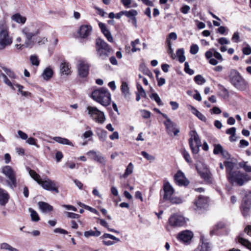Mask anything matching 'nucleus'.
<instances>
[{
    "label": "nucleus",
    "instance_id": "1",
    "mask_svg": "<svg viewBox=\"0 0 251 251\" xmlns=\"http://www.w3.org/2000/svg\"><path fill=\"white\" fill-rule=\"evenodd\" d=\"M92 98L104 106L110 104L111 94L108 90L104 88L96 89L92 92Z\"/></svg>",
    "mask_w": 251,
    "mask_h": 251
},
{
    "label": "nucleus",
    "instance_id": "2",
    "mask_svg": "<svg viewBox=\"0 0 251 251\" xmlns=\"http://www.w3.org/2000/svg\"><path fill=\"white\" fill-rule=\"evenodd\" d=\"M230 83L237 89L243 90L246 89L247 83L240 75V73L235 69H231L228 75Z\"/></svg>",
    "mask_w": 251,
    "mask_h": 251
},
{
    "label": "nucleus",
    "instance_id": "3",
    "mask_svg": "<svg viewBox=\"0 0 251 251\" xmlns=\"http://www.w3.org/2000/svg\"><path fill=\"white\" fill-rule=\"evenodd\" d=\"M29 174L30 176L41 185L44 189L50 191H54L56 193L59 192L54 181L49 179L42 181L40 178V176L32 170H29Z\"/></svg>",
    "mask_w": 251,
    "mask_h": 251
},
{
    "label": "nucleus",
    "instance_id": "4",
    "mask_svg": "<svg viewBox=\"0 0 251 251\" xmlns=\"http://www.w3.org/2000/svg\"><path fill=\"white\" fill-rule=\"evenodd\" d=\"M227 177L231 183H236L239 186H242L244 183L251 180V176L239 171L230 172V176Z\"/></svg>",
    "mask_w": 251,
    "mask_h": 251
},
{
    "label": "nucleus",
    "instance_id": "5",
    "mask_svg": "<svg viewBox=\"0 0 251 251\" xmlns=\"http://www.w3.org/2000/svg\"><path fill=\"white\" fill-rule=\"evenodd\" d=\"M96 50L98 56L102 60L106 59L112 49L104 40L98 38L96 41Z\"/></svg>",
    "mask_w": 251,
    "mask_h": 251
},
{
    "label": "nucleus",
    "instance_id": "6",
    "mask_svg": "<svg viewBox=\"0 0 251 251\" xmlns=\"http://www.w3.org/2000/svg\"><path fill=\"white\" fill-rule=\"evenodd\" d=\"M22 33L26 37L24 44H16L15 46L18 49L22 50L24 48L31 47L33 45L32 37L38 34V31L33 32L31 27H25L22 29Z\"/></svg>",
    "mask_w": 251,
    "mask_h": 251
},
{
    "label": "nucleus",
    "instance_id": "7",
    "mask_svg": "<svg viewBox=\"0 0 251 251\" xmlns=\"http://www.w3.org/2000/svg\"><path fill=\"white\" fill-rule=\"evenodd\" d=\"M86 111L89 117L96 123L102 124L105 121L104 113L96 107L88 105Z\"/></svg>",
    "mask_w": 251,
    "mask_h": 251
},
{
    "label": "nucleus",
    "instance_id": "8",
    "mask_svg": "<svg viewBox=\"0 0 251 251\" xmlns=\"http://www.w3.org/2000/svg\"><path fill=\"white\" fill-rule=\"evenodd\" d=\"M1 172L8 178L6 180L7 185L11 189L17 186L16 174L10 166H5L2 168Z\"/></svg>",
    "mask_w": 251,
    "mask_h": 251
},
{
    "label": "nucleus",
    "instance_id": "9",
    "mask_svg": "<svg viewBox=\"0 0 251 251\" xmlns=\"http://www.w3.org/2000/svg\"><path fill=\"white\" fill-rule=\"evenodd\" d=\"M189 135L190 138L189 144L192 152L194 154H197L200 151V147L201 146V140L195 130H191Z\"/></svg>",
    "mask_w": 251,
    "mask_h": 251
},
{
    "label": "nucleus",
    "instance_id": "10",
    "mask_svg": "<svg viewBox=\"0 0 251 251\" xmlns=\"http://www.w3.org/2000/svg\"><path fill=\"white\" fill-rule=\"evenodd\" d=\"M13 40L9 35L7 29H3L0 31V51L3 50L6 47L10 46Z\"/></svg>",
    "mask_w": 251,
    "mask_h": 251
},
{
    "label": "nucleus",
    "instance_id": "11",
    "mask_svg": "<svg viewBox=\"0 0 251 251\" xmlns=\"http://www.w3.org/2000/svg\"><path fill=\"white\" fill-rule=\"evenodd\" d=\"M169 223L170 226H181L185 224L186 221L182 216L174 214L170 217Z\"/></svg>",
    "mask_w": 251,
    "mask_h": 251
},
{
    "label": "nucleus",
    "instance_id": "12",
    "mask_svg": "<svg viewBox=\"0 0 251 251\" xmlns=\"http://www.w3.org/2000/svg\"><path fill=\"white\" fill-rule=\"evenodd\" d=\"M165 126L167 132L170 136H176L179 132V130L176 127V125L170 119H168V121L164 122Z\"/></svg>",
    "mask_w": 251,
    "mask_h": 251
},
{
    "label": "nucleus",
    "instance_id": "13",
    "mask_svg": "<svg viewBox=\"0 0 251 251\" xmlns=\"http://www.w3.org/2000/svg\"><path fill=\"white\" fill-rule=\"evenodd\" d=\"M193 237V233L189 230H184L177 235V239L184 244H189Z\"/></svg>",
    "mask_w": 251,
    "mask_h": 251
},
{
    "label": "nucleus",
    "instance_id": "14",
    "mask_svg": "<svg viewBox=\"0 0 251 251\" xmlns=\"http://www.w3.org/2000/svg\"><path fill=\"white\" fill-rule=\"evenodd\" d=\"M77 68L78 74L80 77H85L87 76L89 73V66L85 61L79 60Z\"/></svg>",
    "mask_w": 251,
    "mask_h": 251
},
{
    "label": "nucleus",
    "instance_id": "15",
    "mask_svg": "<svg viewBox=\"0 0 251 251\" xmlns=\"http://www.w3.org/2000/svg\"><path fill=\"white\" fill-rule=\"evenodd\" d=\"M87 155H88L92 159L96 161L103 165L105 164V160L100 153L97 152L95 151L92 150L87 152Z\"/></svg>",
    "mask_w": 251,
    "mask_h": 251
},
{
    "label": "nucleus",
    "instance_id": "16",
    "mask_svg": "<svg viewBox=\"0 0 251 251\" xmlns=\"http://www.w3.org/2000/svg\"><path fill=\"white\" fill-rule=\"evenodd\" d=\"M92 28L90 25H82L78 31V34L81 38H87L92 32Z\"/></svg>",
    "mask_w": 251,
    "mask_h": 251
},
{
    "label": "nucleus",
    "instance_id": "17",
    "mask_svg": "<svg viewBox=\"0 0 251 251\" xmlns=\"http://www.w3.org/2000/svg\"><path fill=\"white\" fill-rule=\"evenodd\" d=\"M176 183L179 185H188L189 181L186 179L184 174L181 171H178L175 176Z\"/></svg>",
    "mask_w": 251,
    "mask_h": 251
},
{
    "label": "nucleus",
    "instance_id": "18",
    "mask_svg": "<svg viewBox=\"0 0 251 251\" xmlns=\"http://www.w3.org/2000/svg\"><path fill=\"white\" fill-rule=\"evenodd\" d=\"M71 67L69 62L62 61L60 65V73L62 75H70L71 74Z\"/></svg>",
    "mask_w": 251,
    "mask_h": 251
},
{
    "label": "nucleus",
    "instance_id": "19",
    "mask_svg": "<svg viewBox=\"0 0 251 251\" xmlns=\"http://www.w3.org/2000/svg\"><path fill=\"white\" fill-rule=\"evenodd\" d=\"M163 189L164 195L163 198L165 200H167L170 198L174 192V190L172 186L169 182H166L164 184Z\"/></svg>",
    "mask_w": 251,
    "mask_h": 251
},
{
    "label": "nucleus",
    "instance_id": "20",
    "mask_svg": "<svg viewBox=\"0 0 251 251\" xmlns=\"http://www.w3.org/2000/svg\"><path fill=\"white\" fill-rule=\"evenodd\" d=\"M9 195L7 191L0 188V204L5 205L8 201Z\"/></svg>",
    "mask_w": 251,
    "mask_h": 251
},
{
    "label": "nucleus",
    "instance_id": "21",
    "mask_svg": "<svg viewBox=\"0 0 251 251\" xmlns=\"http://www.w3.org/2000/svg\"><path fill=\"white\" fill-rule=\"evenodd\" d=\"M209 245L207 242H205L203 237L202 236L200 239V243L198 247L194 251H209Z\"/></svg>",
    "mask_w": 251,
    "mask_h": 251
},
{
    "label": "nucleus",
    "instance_id": "22",
    "mask_svg": "<svg viewBox=\"0 0 251 251\" xmlns=\"http://www.w3.org/2000/svg\"><path fill=\"white\" fill-rule=\"evenodd\" d=\"M208 201L206 197L200 196L198 199L196 201L195 204L198 208H203L206 207L207 205Z\"/></svg>",
    "mask_w": 251,
    "mask_h": 251
},
{
    "label": "nucleus",
    "instance_id": "23",
    "mask_svg": "<svg viewBox=\"0 0 251 251\" xmlns=\"http://www.w3.org/2000/svg\"><path fill=\"white\" fill-rule=\"evenodd\" d=\"M38 204L39 208L43 212H50L53 210V207L47 202L39 201Z\"/></svg>",
    "mask_w": 251,
    "mask_h": 251
},
{
    "label": "nucleus",
    "instance_id": "24",
    "mask_svg": "<svg viewBox=\"0 0 251 251\" xmlns=\"http://www.w3.org/2000/svg\"><path fill=\"white\" fill-rule=\"evenodd\" d=\"M12 20L21 24H24L26 20L25 17L22 16L20 13H16L11 16Z\"/></svg>",
    "mask_w": 251,
    "mask_h": 251
},
{
    "label": "nucleus",
    "instance_id": "25",
    "mask_svg": "<svg viewBox=\"0 0 251 251\" xmlns=\"http://www.w3.org/2000/svg\"><path fill=\"white\" fill-rule=\"evenodd\" d=\"M53 139L54 141L59 144L62 145H69L73 147L74 146V144H73V143L68 139L62 138L61 137H54L53 138Z\"/></svg>",
    "mask_w": 251,
    "mask_h": 251
},
{
    "label": "nucleus",
    "instance_id": "26",
    "mask_svg": "<svg viewBox=\"0 0 251 251\" xmlns=\"http://www.w3.org/2000/svg\"><path fill=\"white\" fill-rule=\"evenodd\" d=\"M53 73L52 70L48 67L44 70L42 76L44 80H49L52 76Z\"/></svg>",
    "mask_w": 251,
    "mask_h": 251
},
{
    "label": "nucleus",
    "instance_id": "27",
    "mask_svg": "<svg viewBox=\"0 0 251 251\" xmlns=\"http://www.w3.org/2000/svg\"><path fill=\"white\" fill-rule=\"evenodd\" d=\"M94 229H95V231L90 230L89 231L84 232V236L86 238H89L90 236H99L100 235L101 232L100 231L98 230L96 227H95Z\"/></svg>",
    "mask_w": 251,
    "mask_h": 251
},
{
    "label": "nucleus",
    "instance_id": "28",
    "mask_svg": "<svg viewBox=\"0 0 251 251\" xmlns=\"http://www.w3.org/2000/svg\"><path fill=\"white\" fill-rule=\"evenodd\" d=\"M251 192L246 194L242 200V206H251Z\"/></svg>",
    "mask_w": 251,
    "mask_h": 251
},
{
    "label": "nucleus",
    "instance_id": "29",
    "mask_svg": "<svg viewBox=\"0 0 251 251\" xmlns=\"http://www.w3.org/2000/svg\"><path fill=\"white\" fill-rule=\"evenodd\" d=\"M196 168L200 175L202 178L207 181L210 180V175L207 170H204L202 171L200 170L198 167H197Z\"/></svg>",
    "mask_w": 251,
    "mask_h": 251
},
{
    "label": "nucleus",
    "instance_id": "30",
    "mask_svg": "<svg viewBox=\"0 0 251 251\" xmlns=\"http://www.w3.org/2000/svg\"><path fill=\"white\" fill-rule=\"evenodd\" d=\"M238 241L241 244L251 251V243H250L248 240L245 239L241 236H239L238 237Z\"/></svg>",
    "mask_w": 251,
    "mask_h": 251
},
{
    "label": "nucleus",
    "instance_id": "31",
    "mask_svg": "<svg viewBox=\"0 0 251 251\" xmlns=\"http://www.w3.org/2000/svg\"><path fill=\"white\" fill-rule=\"evenodd\" d=\"M133 165L132 163H129L127 166L125 172L122 177L124 178L127 177L129 175L131 174L133 171Z\"/></svg>",
    "mask_w": 251,
    "mask_h": 251
},
{
    "label": "nucleus",
    "instance_id": "32",
    "mask_svg": "<svg viewBox=\"0 0 251 251\" xmlns=\"http://www.w3.org/2000/svg\"><path fill=\"white\" fill-rule=\"evenodd\" d=\"M184 50L183 49H179L176 51V55L180 62L182 63L185 60V57L184 55Z\"/></svg>",
    "mask_w": 251,
    "mask_h": 251
},
{
    "label": "nucleus",
    "instance_id": "33",
    "mask_svg": "<svg viewBox=\"0 0 251 251\" xmlns=\"http://www.w3.org/2000/svg\"><path fill=\"white\" fill-rule=\"evenodd\" d=\"M225 226V225L223 222H219L217 223L214 227L213 229L211 230L210 232V234L211 235H214L216 232L220 229L223 228Z\"/></svg>",
    "mask_w": 251,
    "mask_h": 251
},
{
    "label": "nucleus",
    "instance_id": "34",
    "mask_svg": "<svg viewBox=\"0 0 251 251\" xmlns=\"http://www.w3.org/2000/svg\"><path fill=\"white\" fill-rule=\"evenodd\" d=\"M224 164L226 167V172L228 174V176H230V172H234L232 171V169L234 167V164L232 162L225 161Z\"/></svg>",
    "mask_w": 251,
    "mask_h": 251
},
{
    "label": "nucleus",
    "instance_id": "35",
    "mask_svg": "<svg viewBox=\"0 0 251 251\" xmlns=\"http://www.w3.org/2000/svg\"><path fill=\"white\" fill-rule=\"evenodd\" d=\"M121 90L122 93L125 97L128 96L129 94V89L128 85L126 82H123L121 85Z\"/></svg>",
    "mask_w": 251,
    "mask_h": 251
},
{
    "label": "nucleus",
    "instance_id": "36",
    "mask_svg": "<svg viewBox=\"0 0 251 251\" xmlns=\"http://www.w3.org/2000/svg\"><path fill=\"white\" fill-rule=\"evenodd\" d=\"M137 14V11L134 9H132L129 11H124V15L131 19L135 17V16H136Z\"/></svg>",
    "mask_w": 251,
    "mask_h": 251
},
{
    "label": "nucleus",
    "instance_id": "37",
    "mask_svg": "<svg viewBox=\"0 0 251 251\" xmlns=\"http://www.w3.org/2000/svg\"><path fill=\"white\" fill-rule=\"evenodd\" d=\"M29 212H30V216L32 220L34 222L39 221L40 220V218L38 213L35 210H34L31 208H29Z\"/></svg>",
    "mask_w": 251,
    "mask_h": 251
},
{
    "label": "nucleus",
    "instance_id": "38",
    "mask_svg": "<svg viewBox=\"0 0 251 251\" xmlns=\"http://www.w3.org/2000/svg\"><path fill=\"white\" fill-rule=\"evenodd\" d=\"M150 98L152 100H155L159 106H161L163 104L161 101V100L160 99V97H159L157 93H152L150 96Z\"/></svg>",
    "mask_w": 251,
    "mask_h": 251
},
{
    "label": "nucleus",
    "instance_id": "39",
    "mask_svg": "<svg viewBox=\"0 0 251 251\" xmlns=\"http://www.w3.org/2000/svg\"><path fill=\"white\" fill-rule=\"evenodd\" d=\"M93 134V132L92 130H87L82 134L81 138L83 139H88V141H91L92 140V137Z\"/></svg>",
    "mask_w": 251,
    "mask_h": 251
},
{
    "label": "nucleus",
    "instance_id": "40",
    "mask_svg": "<svg viewBox=\"0 0 251 251\" xmlns=\"http://www.w3.org/2000/svg\"><path fill=\"white\" fill-rule=\"evenodd\" d=\"M194 80L198 85H202L206 81L205 79L201 75H196L194 77Z\"/></svg>",
    "mask_w": 251,
    "mask_h": 251
},
{
    "label": "nucleus",
    "instance_id": "41",
    "mask_svg": "<svg viewBox=\"0 0 251 251\" xmlns=\"http://www.w3.org/2000/svg\"><path fill=\"white\" fill-rule=\"evenodd\" d=\"M182 154L183 155V157L185 159V160L188 163H191L192 162V160L190 157V155L188 152L185 150L183 149L182 151Z\"/></svg>",
    "mask_w": 251,
    "mask_h": 251
},
{
    "label": "nucleus",
    "instance_id": "42",
    "mask_svg": "<svg viewBox=\"0 0 251 251\" xmlns=\"http://www.w3.org/2000/svg\"><path fill=\"white\" fill-rule=\"evenodd\" d=\"M98 135L100 140L101 141H105L107 137V132L104 130H101L100 132L98 133Z\"/></svg>",
    "mask_w": 251,
    "mask_h": 251
},
{
    "label": "nucleus",
    "instance_id": "43",
    "mask_svg": "<svg viewBox=\"0 0 251 251\" xmlns=\"http://www.w3.org/2000/svg\"><path fill=\"white\" fill-rule=\"evenodd\" d=\"M223 148L220 144H217L214 145V149L213 150V153L215 154H218L221 153L223 151Z\"/></svg>",
    "mask_w": 251,
    "mask_h": 251
},
{
    "label": "nucleus",
    "instance_id": "44",
    "mask_svg": "<svg viewBox=\"0 0 251 251\" xmlns=\"http://www.w3.org/2000/svg\"><path fill=\"white\" fill-rule=\"evenodd\" d=\"M3 70L5 72L6 75L9 76L11 78H15V75L14 73L9 69L6 68L5 67H2Z\"/></svg>",
    "mask_w": 251,
    "mask_h": 251
},
{
    "label": "nucleus",
    "instance_id": "45",
    "mask_svg": "<svg viewBox=\"0 0 251 251\" xmlns=\"http://www.w3.org/2000/svg\"><path fill=\"white\" fill-rule=\"evenodd\" d=\"M137 88L138 90V94H140L142 97L145 98L146 97V93L142 86L139 83L137 84Z\"/></svg>",
    "mask_w": 251,
    "mask_h": 251
},
{
    "label": "nucleus",
    "instance_id": "46",
    "mask_svg": "<svg viewBox=\"0 0 251 251\" xmlns=\"http://www.w3.org/2000/svg\"><path fill=\"white\" fill-rule=\"evenodd\" d=\"M139 44H140V40L138 39H137L135 41L131 42V45L132 47V51L133 52H134L138 50H140V48H135V46H136L137 45Z\"/></svg>",
    "mask_w": 251,
    "mask_h": 251
},
{
    "label": "nucleus",
    "instance_id": "47",
    "mask_svg": "<svg viewBox=\"0 0 251 251\" xmlns=\"http://www.w3.org/2000/svg\"><path fill=\"white\" fill-rule=\"evenodd\" d=\"M102 239L105 238H109L114 240H115L116 242H118L120 241V239L117 238L116 237L108 233H104L101 237Z\"/></svg>",
    "mask_w": 251,
    "mask_h": 251
},
{
    "label": "nucleus",
    "instance_id": "48",
    "mask_svg": "<svg viewBox=\"0 0 251 251\" xmlns=\"http://www.w3.org/2000/svg\"><path fill=\"white\" fill-rule=\"evenodd\" d=\"M30 60L33 65L38 66L39 65V60L37 56L31 55Z\"/></svg>",
    "mask_w": 251,
    "mask_h": 251
},
{
    "label": "nucleus",
    "instance_id": "49",
    "mask_svg": "<svg viewBox=\"0 0 251 251\" xmlns=\"http://www.w3.org/2000/svg\"><path fill=\"white\" fill-rule=\"evenodd\" d=\"M141 154L148 160L150 161H153L155 159L154 156L149 154L148 152L145 151H142L141 152Z\"/></svg>",
    "mask_w": 251,
    "mask_h": 251
},
{
    "label": "nucleus",
    "instance_id": "50",
    "mask_svg": "<svg viewBox=\"0 0 251 251\" xmlns=\"http://www.w3.org/2000/svg\"><path fill=\"white\" fill-rule=\"evenodd\" d=\"M250 208L251 206H241L242 213L244 217H246L249 215Z\"/></svg>",
    "mask_w": 251,
    "mask_h": 251
},
{
    "label": "nucleus",
    "instance_id": "51",
    "mask_svg": "<svg viewBox=\"0 0 251 251\" xmlns=\"http://www.w3.org/2000/svg\"><path fill=\"white\" fill-rule=\"evenodd\" d=\"M168 200H170V202L173 204H179L182 202L181 199L177 197H173L171 196Z\"/></svg>",
    "mask_w": 251,
    "mask_h": 251
},
{
    "label": "nucleus",
    "instance_id": "52",
    "mask_svg": "<svg viewBox=\"0 0 251 251\" xmlns=\"http://www.w3.org/2000/svg\"><path fill=\"white\" fill-rule=\"evenodd\" d=\"M184 71L190 75H192L194 74V71L189 68V64L187 62H186L184 64Z\"/></svg>",
    "mask_w": 251,
    "mask_h": 251
},
{
    "label": "nucleus",
    "instance_id": "53",
    "mask_svg": "<svg viewBox=\"0 0 251 251\" xmlns=\"http://www.w3.org/2000/svg\"><path fill=\"white\" fill-rule=\"evenodd\" d=\"M199 47L196 44H193L190 48V53L192 54H196L199 51Z\"/></svg>",
    "mask_w": 251,
    "mask_h": 251
},
{
    "label": "nucleus",
    "instance_id": "54",
    "mask_svg": "<svg viewBox=\"0 0 251 251\" xmlns=\"http://www.w3.org/2000/svg\"><path fill=\"white\" fill-rule=\"evenodd\" d=\"M141 114L143 118L148 119L151 117V113L150 111L146 110H142L141 111Z\"/></svg>",
    "mask_w": 251,
    "mask_h": 251
},
{
    "label": "nucleus",
    "instance_id": "55",
    "mask_svg": "<svg viewBox=\"0 0 251 251\" xmlns=\"http://www.w3.org/2000/svg\"><path fill=\"white\" fill-rule=\"evenodd\" d=\"M232 40L234 43H238L240 41V36L238 32H235L232 37Z\"/></svg>",
    "mask_w": 251,
    "mask_h": 251
},
{
    "label": "nucleus",
    "instance_id": "56",
    "mask_svg": "<svg viewBox=\"0 0 251 251\" xmlns=\"http://www.w3.org/2000/svg\"><path fill=\"white\" fill-rule=\"evenodd\" d=\"M240 166L244 168V170L247 172H251V166L247 164V162H244L240 164Z\"/></svg>",
    "mask_w": 251,
    "mask_h": 251
},
{
    "label": "nucleus",
    "instance_id": "57",
    "mask_svg": "<svg viewBox=\"0 0 251 251\" xmlns=\"http://www.w3.org/2000/svg\"><path fill=\"white\" fill-rule=\"evenodd\" d=\"M242 51L245 55H250L251 54V48L248 45L247 47L243 48Z\"/></svg>",
    "mask_w": 251,
    "mask_h": 251
},
{
    "label": "nucleus",
    "instance_id": "58",
    "mask_svg": "<svg viewBox=\"0 0 251 251\" xmlns=\"http://www.w3.org/2000/svg\"><path fill=\"white\" fill-rule=\"evenodd\" d=\"M218 43L222 45H227L229 43V41L225 37H221L218 39Z\"/></svg>",
    "mask_w": 251,
    "mask_h": 251
},
{
    "label": "nucleus",
    "instance_id": "59",
    "mask_svg": "<svg viewBox=\"0 0 251 251\" xmlns=\"http://www.w3.org/2000/svg\"><path fill=\"white\" fill-rule=\"evenodd\" d=\"M18 134L19 137L23 140H26L28 138L27 135L22 130H19L18 131Z\"/></svg>",
    "mask_w": 251,
    "mask_h": 251
},
{
    "label": "nucleus",
    "instance_id": "60",
    "mask_svg": "<svg viewBox=\"0 0 251 251\" xmlns=\"http://www.w3.org/2000/svg\"><path fill=\"white\" fill-rule=\"evenodd\" d=\"M190 10V7L187 5H185L181 8V12L184 14H187Z\"/></svg>",
    "mask_w": 251,
    "mask_h": 251
},
{
    "label": "nucleus",
    "instance_id": "61",
    "mask_svg": "<svg viewBox=\"0 0 251 251\" xmlns=\"http://www.w3.org/2000/svg\"><path fill=\"white\" fill-rule=\"evenodd\" d=\"M236 128L234 127H232L227 129L226 130V133L227 134H230L231 135H236Z\"/></svg>",
    "mask_w": 251,
    "mask_h": 251
},
{
    "label": "nucleus",
    "instance_id": "62",
    "mask_svg": "<svg viewBox=\"0 0 251 251\" xmlns=\"http://www.w3.org/2000/svg\"><path fill=\"white\" fill-rule=\"evenodd\" d=\"M26 142L29 145H35L36 147H38V146L36 144V139L32 137H30L29 138H27Z\"/></svg>",
    "mask_w": 251,
    "mask_h": 251
},
{
    "label": "nucleus",
    "instance_id": "63",
    "mask_svg": "<svg viewBox=\"0 0 251 251\" xmlns=\"http://www.w3.org/2000/svg\"><path fill=\"white\" fill-rule=\"evenodd\" d=\"M66 214L67 217L70 218L78 219L79 217V215L78 214L72 212H67Z\"/></svg>",
    "mask_w": 251,
    "mask_h": 251
},
{
    "label": "nucleus",
    "instance_id": "64",
    "mask_svg": "<svg viewBox=\"0 0 251 251\" xmlns=\"http://www.w3.org/2000/svg\"><path fill=\"white\" fill-rule=\"evenodd\" d=\"M54 232L55 233H59L60 234H67L68 233V231L65 229H63L61 228H56L54 229Z\"/></svg>",
    "mask_w": 251,
    "mask_h": 251
}]
</instances>
